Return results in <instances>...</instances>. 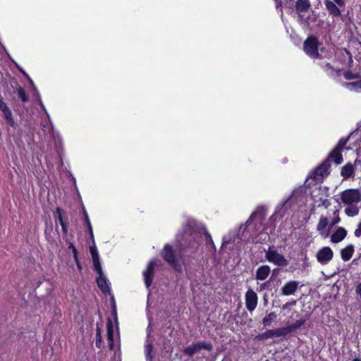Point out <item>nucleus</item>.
Listing matches in <instances>:
<instances>
[{
    "mask_svg": "<svg viewBox=\"0 0 361 361\" xmlns=\"http://www.w3.org/2000/svg\"><path fill=\"white\" fill-rule=\"evenodd\" d=\"M161 256L164 262L169 264L175 271L178 273L182 271V266L178 262L176 250L169 243L164 245L161 252Z\"/></svg>",
    "mask_w": 361,
    "mask_h": 361,
    "instance_id": "1",
    "label": "nucleus"
},
{
    "mask_svg": "<svg viewBox=\"0 0 361 361\" xmlns=\"http://www.w3.org/2000/svg\"><path fill=\"white\" fill-rule=\"evenodd\" d=\"M178 241L183 250L192 249L196 252L200 247V243L197 240V233L195 231L189 233L187 231H184L182 238L178 240Z\"/></svg>",
    "mask_w": 361,
    "mask_h": 361,
    "instance_id": "2",
    "label": "nucleus"
},
{
    "mask_svg": "<svg viewBox=\"0 0 361 361\" xmlns=\"http://www.w3.org/2000/svg\"><path fill=\"white\" fill-rule=\"evenodd\" d=\"M303 49L305 54L312 59H319L322 56L319 53V41L316 36L307 37L304 42Z\"/></svg>",
    "mask_w": 361,
    "mask_h": 361,
    "instance_id": "3",
    "label": "nucleus"
},
{
    "mask_svg": "<svg viewBox=\"0 0 361 361\" xmlns=\"http://www.w3.org/2000/svg\"><path fill=\"white\" fill-rule=\"evenodd\" d=\"M265 257L269 262L279 267H284L288 264V261L285 257L282 254L279 253L274 247H269L268 250L265 251Z\"/></svg>",
    "mask_w": 361,
    "mask_h": 361,
    "instance_id": "4",
    "label": "nucleus"
},
{
    "mask_svg": "<svg viewBox=\"0 0 361 361\" xmlns=\"http://www.w3.org/2000/svg\"><path fill=\"white\" fill-rule=\"evenodd\" d=\"M202 349L207 351H211L213 349V345L209 342L198 341L185 348L183 350V353L184 355L191 357H193L195 353Z\"/></svg>",
    "mask_w": 361,
    "mask_h": 361,
    "instance_id": "5",
    "label": "nucleus"
},
{
    "mask_svg": "<svg viewBox=\"0 0 361 361\" xmlns=\"http://www.w3.org/2000/svg\"><path fill=\"white\" fill-rule=\"evenodd\" d=\"M341 200L345 204L361 202V193L357 189H347L341 192Z\"/></svg>",
    "mask_w": 361,
    "mask_h": 361,
    "instance_id": "6",
    "label": "nucleus"
},
{
    "mask_svg": "<svg viewBox=\"0 0 361 361\" xmlns=\"http://www.w3.org/2000/svg\"><path fill=\"white\" fill-rule=\"evenodd\" d=\"M331 163L329 160H324L313 171V178L320 180L330 173Z\"/></svg>",
    "mask_w": 361,
    "mask_h": 361,
    "instance_id": "7",
    "label": "nucleus"
},
{
    "mask_svg": "<svg viewBox=\"0 0 361 361\" xmlns=\"http://www.w3.org/2000/svg\"><path fill=\"white\" fill-rule=\"evenodd\" d=\"M334 257V252L329 247H323L317 253L316 258L321 264H328Z\"/></svg>",
    "mask_w": 361,
    "mask_h": 361,
    "instance_id": "8",
    "label": "nucleus"
},
{
    "mask_svg": "<svg viewBox=\"0 0 361 361\" xmlns=\"http://www.w3.org/2000/svg\"><path fill=\"white\" fill-rule=\"evenodd\" d=\"M258 297L252 289H249L245 293V306L249 312H252L257 307Z\"/></svg>",
    "mask_w": 361,
    "mask_h": 361,
    "instance_id": "9",
    "label": "nucleus"
},
{
    "mask_svg": "<svg viewBox=\"0 0 361 361\" xmlns=\"http://www.w3.org/2000/svg\"><path fill=\"white\" fill-rule=\"evenodd\" d=\"M299 282L297 281H288L281 287V294L284 296L294 295L299 288Z\"/></svg>",
    "mask_w": 361,
    "mask_h": 361,
    "instance_id": "10",
    "label": "nucleus"
},
{
    "mask_svg": "<svg viewBox=\"0 0 361 361\" xmlns=\"http://www.w3.org/2000/svg\"><path fill=\"white\" fill-rule=\"evenodd\" d=\"M155 262L152 260L149 262L147 269L143 272L145 284L149 288L152 283L154 274Z\"/></svg>",
    "mask_w": 361,
    "mask_h": 361,
    "instance_id": "11",
    "label": "nucleus"
},
{
    "mask_svg": "<svg viewBox=\"0 0 361 361\" xmlns=\"http://www.w3.org/2000/svg\"><path fill=\"white\" fill-rule=\"evenodd\" d=\"M324 4L329 15L332 16L333 18H338L341 16V12L339 8L340 6H338L335 1L331 0H325Z\"/></svg>",
    "mask_w": 361,
    "mask_h": 361,
    "instance_id": "12",
    "label": "nucleus"
},
{
    "mask_svg": "<svg viewBox=\"0 0 361 361\" xmlns=\"http://www.w3.org/2000/svg\"><path fill=\"white\" fill-rule=\"evenodd\" d=\"M325 160H329V163L333 161L335 164H341L343 161L342 151L334 147L328 154Z\"/></svg>",
    "mask_w": 361,
    "mask_h": 361,
    "instance_id": "13",
    "label": "nucleus"
},
{
    "mask_svg": "<svg viewBox=\"0 0 361 361\" xmlns=\"http://www.w3.org/2000/svg\"><path fill=\"white\" fill-rule=\"evenodd\" d=\"M347 231L343 227H338L331 235V241L334 243L341 242L347 235Z\"/></svg>",
    "mask_w": 361,
    "mask_h": 361,
    "instance_id": "14",
    "label": "nucleus"
},
{
    "mask_svg": "<svg viewBox=\"0 0 361 361\" xmlns=\"http://www.w3.org/2000/svg\"><path fill=\"white\" fill-rule=\"evenodd\" d=\"M270 272L271 269L268 265L259 266L256 270L255 279L257 280L264 281L269 276Z\"/></svg>",
    "mask_w": 361,
    "mask_h": 361,
    "instance_id": "15",
    "label": "nucleus"
},
{
    "mask_svg": "<svg viewBox=\"0 0 361 361\" xmlns=\"http://www.w3.org/2000/svg\"><path fill=\"white\" fill-rule=\"evenodd\" d=\"M355 174V166L350 162L347 163L341 167V176L345 179L351 178Z\"/></svg>",
    "mask_w": 361,
    "mask_h": 361,
    "instance_id": "16",
    "label": "nucleus"
},
{
    "mask_svg": "<svg viewBox=\"0 0 361 361\" xmlns=\"http://www.w3.org/2000/svg\"><path fill=\"white\" fill-rule=\"evenodd\" d=\"M354 252V245L352 244H349L341 250V257L344 262H348L352 258Z\"/></svg>",
    "mask_w": 361,
    "mask_h": 361,
    "instance_id": "17",
    "label": "nucleus"
},
{
    "mask_svg": "<svg viewBox=\"0 0 361 361\" xmlns=\"http://www.w3.org/2000/svg\"><path fill=\"white\" fill-rule=\"evenodd\" d=\"M106 336L107 340L109 342V348L111 350L113 349L114 347V326L112 322L110 319H108L106 323Z\"/></svg>",
    "mask_w": 361,
    "mask_h": 361,
    "instance_id": "18",
    "label": "nucleus"
},
{
    "mask_svg": "<svg viewBox=\"0 0 361 361\" xmlns=\"http://www.w3.org/2000/svg\"><path fill=\"white\" fill-rule=\"evenodd\" d=\"M97 283L98 288L104 293H107L109 292L110 288L107 283V279L104 276V274L102 273V275H99V276L97 278Z\"/></svg>",
    "mask_w": 361,
    "mask_h": 361,
    "instance_id": "19",
    "label": "nucleus"
},
{
    "mask_svg": "<svg viewBox=\"0 0 361 361\" xmlns=\"http://www.w3.org/2000/svg\"><path fill=\"white\" fill-rule=\"evenodd\" d=\"M311 7L310 0H297L295 1V10L298 13H302L307 11Z\"/></svg>",
    "mask_w": 361,
    "mask_h": 361,
    "instance_id": "20",
    "label": "nucleus"
},
{
    "mask_svg": "<svg viewBox=\"0 0 361 361\" xmlns=\"http://www.w3.org/2000/svg\"><path fill=\"white\" fill-rule=\"evenodd\" d=\"M56 212L58 215V220H59V222L60 224V225L61 226V228H62V232L64 235H66L67 233H68V224L64 221L63 219V210L61 207H57L56 208Z\"/></svg>",
    "mask_w": 361,
    "mask_h": 361,
    "instance_id": "21",
    "label": "nucleus"
},
{
    "mask_svg": "<svg viewBox=\"0 0 361 361\" xmlns=\"http://www.w3.org/2000/svg\"><path fill=\"white\" fill-rule=\"evenodd\" d=\"M329 225V219L326 216H322L319 219V223L317 226V229L320 234L323 235L327 233L326 227Z\"/></svg>",
    "mask_w": 361,
    "mask_h": 361,
    "instance_id": "22",
    "label": "nucleus"
},
{
    "mask_svg": "<svg viewBox=\"0 0 361 361\" xmlns=\"http://www.w3.org/2000/svg\"><path fill=\"white\" fill-rule=\"evenodd\" d=\"M4 114V118L6 120V123L11 127L15 126V121L13 117V114L9 107H6L4 109L1 111Z\"/></svg>",
    "mask_w": 361,
    "mask_h": 361,
    "instance_id": "23",
    "label": "nucleus"
},
{
    "mask_svg": "<svg viewBox=\"0 0 361 361\" xmlns=\"http://www.w3.org/2000/svg\"><path fill=\"white\" fill-rule=\"evenodd\" d=\"M153 344L151 341H147V343L145 345V353L146 361H152L154 358L153 355Z\"/></svg>",
    "mask_w": 361,
    "mask_h": 361,
    "instance_id": "24",
    "label": "nucleus"
},
{
    "mask_svg": "<svg viewBox=\"0 0 361 361\" xmlns=\"http://www.w3.org/2000/svg\"><path fill=\"white\" fill-rule=\"evenodd\" d=\"M82 209H83V214H84V218H85V223L87 225V229H88V232H89V234H90V237L91 238L92 243H94L93 229H92V226L90 220L89 219L87 212L85 210V209L83 207Z\"/></svg>",
    "mask_w": 361,
    "mask_h": 361,
    "instance_id": "25",
    "label": "nucleus"
},
{
    "mask_svg": "<svg viewBox=\"0 0 361 361\" xmlns=\"http://www.w3.org/2000/svg\"><path fill=\"white\" fill-rule=\"evenodd\" d=\"M348 207L345 209V214L350 217H353L358 214L359 213V208L352 204H347Z\"/></svg>",
    "mask_w": 361,
    "mask_h": 361,
    "instance_id": "26",
    "label": "nucleus"
},
{
    "mask_svg": "<svg viewBox=\"0 0 361 361\" xmlns=\"http://www.w3.org/2000/svg\"><path fill=\"white\" fill-rule=\"evenodd\" d=\"M202 234L204 235L206 245L211 246L212 250L214 252H216V246L214 245V243L210 233L207 231L206 228L203 230Z\"/></svg>",
    "mask_w": 361,
    "mask_h": 361,
    "instance_id": "27",
    "label": "nucleus"
},
{
    "mask_svg": "<svg viewBox=\"0 0 361 361\" xmlns=\"http://www.w3.org/2000/svg\"><path fill=\"white\" fill-rule=\"evenodd\" d=\"M16 92H17V94H18V98L23 102H28V95L26 92V91L25 90V89L21 87V86H18L17 88H16Z\"/></svg>",
    "mask_w": 361,
    "mask_h": 361,
    "instance_id": "28",
    "label": "nucleus"
},
{
    "mask_svg": "<svg viewBox=\"0 0 361 361\" xmlns=\"http://www.w3.org/2000/svg\"><path fill=\"white\" fill-rule=\"evenodd\" d=\"M273 330H274V336H276V337L285 336L287 334L290 333L288 326L278 328L276 329H273Z\"/></svg>",
    "mask_w": 361,
    "mask_h": 361,
    "instance_id": "29",
    "label": "nucleus"
},
{
    "mask_svg": "<svg viewBox=\"0 0 361 361\" xmlns=\"http://www.w3.org/2000/svg\"><path fill=\"white\" fill-rule=\"evenodd\" d=\"M276 314L274 312H270L262 320V324L264 326H269L273 321L276 319Z\"/></svg>",
    "mask_w": 361,
    "mask_h": 361,
    "instance_id": "30",
    "label": "nucleus"
},
{
    "mask_svg": "<svg viewBox=\"0 0 361 361\" xmlns=\"http://www.w3.org/2000/svg\"><path fill=\"white\" fill-rule=\"evenodd\" d=\"M273 337H274V330L269 329L267 330L264 333L257 335V338L259 341H264L266 339L271 338Z\"/></svg>",
    "mask_w": 361,
    "mask_h": 361,
    "instance_id": "31",
    "label": "nucleus"
},
{
    "mask_svg": "<svg viewBox=\"0 0 361 361\" xmlns=\"http://www.w3.org/2000/svg\"><path fill=\"white\" fill-rule=\"evenodd\" d=\"M305 322L306 319H305L296 320L294 323L288 326L290 332L300 328L302 325L305 324Z\"/></svg>",
    "mask_w": 361,
    "mask_h": 361,
    "instance_id": "32",
    "label": "nucleus"
},
{
    "mask_svg": "<svg viewBox=\"0 0 361 361\" xmlns=\"http://www.w3.org/2000/svg\"><path fill=\"white\" fill-rule=\"evenodd\" d=\"M345 85L348 88L357 91L361 90V80L355 82H346Z\"/></svg>",
    "mask_w": 361,
    "mask_h": 361,
    "instance_id": "33",
    "label": "nucleus"
},
{
    "mask_svg": "<svg viewBox=\"0 0 361 361\" xmlns=\"http://www.w3.org/2000/svg\"><path fill=\"white\" fill-rule=\"evenodd\" d=\"M102 334H101V329L99 326L97 327L96 329V341H95V345L98 348H101L102 347Z\"/></svg>",
    "mask_w": 361,
    "mask_h": 361,
    "instance_id": "34",
    "label": "nucleus"
},
{
    "mask_svg": "<svg viewBox=\"0 0 361 361\" xmlns=\"http://www.w3.org/2000/svg\"><path fill=\"white\" fill-rule=\"evenodd\" d=\"M349 137H350L341 138L335 147L343 151L349 141Z\"/></svg>",
    "mask_w": 361,
    "mask_h": 361,
    "instance_id": "35",
    "label": "nucleus"
},
{
    "mask_svg": "<svg viewBox=\"0 0 361 361\" xmlns=\"http://www.w3.org/2000/svg\"><path fill=\"white\" fill-rule=\"evenodd\" d=\"M92 262H93V269H94V270L99 275H102L103 271H102V266H101V264H100L99 258V259H94L92 260Z\"/></svg>",
    "mask_w": 361,
    "mask_h": 361,
    "instance_id": "36",
    "label": "nucleus"
},
{
    "mask_svg": "<svg viewBox=\"0 0 361 361\" xmlns=\"http://www.w3.org/2000/svg\"><path fill=\"white\" fill-rule=\"evenodd\" d=\"M320 66L325 71H327L329 69L331 70V71H335L334 67L329 63H327V62L322 63L320 64ZM336 72L337 73V75H341V69L338 68V69L336 70Z\"/></svg>",
    "mask_w": 361,
    "mask_h": 361,
    "instance_id": "37",
    "label": "nucleus"
},
{
    "mask_svg": "<svg viewBox=\"0 0 361 361\" xmlns=\"http://www.w3.org/2000/svg\"><path fill=\"white\" fill-rule=\"evenodd\" d=\"M95 243H93V245L90 246V254L92 255V260L94 259H99V254H98V252H97V247L94 245Z\"/></svg>",
    "mask_w": 361,
    "mask_h": 361,
    "instance_id": "38",
    "label": "nucleus"
},
{
    "mask_svg": "<svg viewBox=\"0 0 361 361\" xmlns=\"http://www.w3.org/2000/svg\"><path fill=\"white\" fill-rule=\"evenodd\" d=\"M343 75H344V78L348 80L358 78V75L353 73L350 71H347L344 72Z\"/></svg>",
    "mask_w": 361,
    "mask_h": 361,
    "instance_id": "39",
    "label": "nucleus"
},
{
    "mask_svg": "<svg viewBox=\"0 0 361 361\" xmlns=\"http://www.w3.org/2000/svg\"><path fill=\"white\" fill-rule=\"evenodd\" d=\"M292 198V195H290L281 205V209H283L285 211L288 209V207H290L289 202Z\"/></svg>",
    "mask_w": 361,
    "mask_h": 361,
    "instance_id": "40",
    "label": "nucleus"
},
{
    "mask_svg": "<svg viewBox=\"0 0 361 361\" xmlns=\"http://www.w3.org/2000/svg\"><path fill=\"white\" fill-rule=\"evenodd\" d=\"M343 51L345 53V54L348 56V59H349V62L350 63H353V57H352V54L350 53V51H348L347 49H343Z\"/></svg>",
    "mask_w": 361,
    "mask_h": 361,
    "instance_id": "41",
    "label": "nucleus"
},
{
    "mask_svg": "<svg viewBox=\"0 0 361 361\" xmlns=\"http://www.w3.org/2000/svg\"><path fill=\"white\" fill-rule=\"evenodd\" d=\"M296 305V300H292L290 302H286L285 305H283V309H286L289 305L294 306Z\"/></svg>",
    "mask_w": 361,
    "mask_h": 361,
    "instance_id": "42",
    "label": "nucleus"
},
{
    "mask_svg": "<svg viewBox=\"0 0 361 361\" xmlns=\"http://www.w3.org/2000/svg\"><path fill=\"white\" fill-rule=\"evenodd\" d=\"M8 106L3 101L2 98L0 97V110L2 111V109H4Z\"/></svg>",
    "mask_w": 361,
    "mask_h": 361,
    "instance_id": "43",
    "label": "nucleus"
},
{
    "mask_svg": "<svg viewBox=\"0 0 361 361\" xmlns=\"http://www.w3.org/2000/svg\"><path fill=\"white\" fill-rule=\"evenodd\" d=\"M333 1H335L336 4L338 6H345V1L344 0H332Z\"/></svg>",
    "mask_w": 361,
    "mask_h": 361,
    "instance_id": "44",
    "label": "nucleus"
},
{
    "mask_svg": "<svg viewBox=\"0 0 361 361\" xmlns=\"http://www.w3.org/2000/svg\"><path fill=\"white\" fill-rule=\"evenodd\" d=\"M73 259H74V261L76 263H78V262H80V260H79V258H78V252H74L73 253Z\"/></svg>",
    "mask_w": 361,
    "mask_h": 361,
    "instance_id": "45",
    "label": "nucleus"
},
{
    "mask_svg": "<svg viewBox=\"0 0 361 361\" xmlns=\"http://www.w3.org/2000/svg\"><path fill=\"white\" fill-rule=\"evenodd\" d=\"M68 249L71 250L73 253L74 252H78L76 247H75V245L72 243H70L69 246H68Z\"/></svg>",
    "mask_w": 361,
    "mask_h": 361,
    "instance_id": "46",
    "label": "nucleus"
},
{
    "mask_svg": "<svg viewBox=\"0 0 361 361\" xmlns=\"http://www.w3.org/2000/svg\"><path fill=\"white\" fill-rule=\"evenodd\" d=\"M339 221H340V218H339L338 216V217H335V218L332 220V221H331V226H334V225H336V224H338V223L339 222Z\"/></svg>",
    "mask_w": 361,
    "mask_h": 361,
    "instance_id": "47",
    "label": "nucleus"
},
{
    "mask_svg": "<svg viewBox=\"0 0 361 361\" xmlns=\"http://www.w3.org/2000/svg\"><path fill=\"white\" fill-rule=\"evenodd\" d=\"M76 266H77V269H78L79 271H81L82 269V264L80 262H78V263H76L75 264Z\"/></svg>",
    "mask_w": 361,
    "mask_h": 361,
    "instance_id": "48",
    "label": "nucleus"
},
{
    "mask_svg": "<svg viewBox=\"0 0 361 361\" xmlns=\"http://www.w3.org/2000/svg\"><path fill=\"white\" fill-rule=\"evenodd\" d=\"M276 2V8L282 7V3L281 0H275Z\"/></svg>",
    "mask_w": 361,
    "mask_h": 361,
    "instance_id": "49",
    "label": "nucleus"
},
{
    "mask_svg": "<svg viewBox=\"0 0 361 361\" xmlns=\"http://www.w3.org/2000/svg\"><path fill=\"white\" fill-rule=\"evenodd\" d=\"M269 283V282L267 281V282H265V283H262V284L261 285V290H262V289L265 288V287H266V286L267 285V283Z\"/></svg>",
    "mask_w": 361,
    "mask_h": 361,
    "instance_id": "50",
    "label": "nucleus"
},
{
    "mask_svg": "<svg viewBox=\"0 0 361 361\" xmlns=\"http://www.w3.org/2000/svg\"><path fill=\"white\" fill-rule=\"evenodd\" d=\"M259 213L263 216L264 217V212L262 211V209L261 211L259 212Z\"/></svg>",
    "mask_w": 361,
    "mask_h": 361,
    "instance_id": "51",
    "label": "nucleus"
},
{
    "mask_svg": "<svg viewBox=\"0 0 361 361\" xmlns=\"http://www.w3.org/2000/svg\"><path fill=\"white\" fill-rule=\"evenodd\" d=\"M353 361H361V359L355 357L353 360Z\"/></svg>",
    "mask_w": 361,
    "mask_h": 361,
    "instance_id": "52",
    "label": "nucleus"
},
{
    "mask_svg": "<svg viewBox=\"0 0 361 361\" xmlns=\"http://www.w3.org/2000/svg\"><path fill=\"white\" fill-rule=\"evenodd\" d=\"M186 227H188V225H186ZM185 231H187L189 233L192 231H190V229H188V228H185Z\"/></svg>",
    "mask_w": 361,
    "mask_h": 361,
    "instance_id": "53",
    "label": "nucleus"
},
{
    "mask_svg": "<svg viewBox=\"0 0 361 361\" xmlns=\"http://www.w3.org/2000/svg\"><path fill=\"white\" fill-rule=\"evenodd\" d=\"M324 204H326V207H328L327 202H324Z\"/></svg>",
    "mask_w": 361,
    "mask_h": 361,
    "instance_id": "54",
    "label": "nucleus"
},
{
    "mask_svg": "<svg viewBox=\"0 0 361 361\" xmlns=\"http://www.w3.org/2000/svg\"><path fill=\"white\" fill-rule=\"evenodd\" d=\"M324 204H326V207H328L327 202H324Z\"/></svg>",
    "mask_w": 361,
    "mask_h": 361,
    "instance_id": "55",
    "label": "nucleus"
},
{
    "mask_svg": "<svg viewBox=\"0 0 361 361\" xmlns=\"http://www.w3.org/2000/svg\"><path fill=\"white\" fill-rule=\"evenodd\" d=\"M324 204H326V207H328L327 202H324Z\"/></svg>",
    "mask_w": 361,
    "mask_h": 361,
    "instance_id": "56",
    "label": "nucleus"
},
{
    "mask_svg": "<svg viewBox=\"0 0 361 361\" xmlns=\"http://www.w3.org/2000/svg\"><path fill=\"white\" fill-rule=\"evenodd\" d=\"M276 271H277V269H274V270H273V272L274 273V272H276Z\"/></svg>",
    "mask_w": 361,
    "mask_h": 361,
    "instance_id": "57",
    "label": "nucleus"
}]
</instances>
